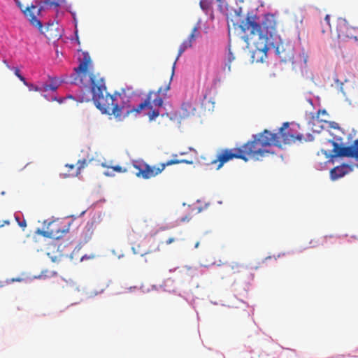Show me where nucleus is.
I'll use <instances>...</instances> for the list:
<instances>
[{
  "instance_id": "nucleus-1",
  "label": "nucleus",
  "mask_w": 358,
  "mask_h": 358,
  "mask_svg": "<svg viewBox=\"0 0 358 358\" xmlns=\"http://www.w3.org/2000/svg\"><path fill=\"white\" fill-rule=\"evenodd\" d=\"M92 60L87 52H83V57L80 59V64L75 68V83L84 84V79L87 76L90 78V92L92 99L98 109L103 113L113 115L115 117L121 121L130 114H139L145 108L152 109V106L161 107L163 105V99L160 94L166 95L170 89L171 78L164 87H159L157 92H150L146 99L136 107L131 106L130 99L125 94L115 93L110 95L106 92V87L103 78L99 73L95 74L91 71Z\"/></svg>"
},
{
  "instance_id": "nucleus-2",
  "label": "nucleus",
  "mask_w": 358,
  "mask_h": 358,
  "mask_svg": "<svg viewBox=\"0 0 358 358\" xmlns=\"http://www.w3.org/2000/svg\"><path fill=\"white\" fill-rule=\"evenodd\" d=\"M241 29L245 32L249 31L250 39L255 47L252 51V59L256 62H263L267 58V52L269 50V38L275 32L276 21L275 16L271 14L264 15L262 21L259 23L252 16H248L240 24Z\"/></svg>"
},
{
  "instance_id": "nucleus-3",
  "label": "nucleus",
  "mask_w": 358,
  "mask_h": 358,
  "mask_svg": "<svg viewBox=\"0 0 358 358\" xmlns=\"http://www.w3.org/2000/svg\"><path fill=\"white\" fill-rule=\"evenodd\" d=\"M288 127L289 123L285 122L278 133H271L270 131L264 129L262 132L253 135L252 141H248L241 147L243 154L246 157L248 156L259 159L269 153L268 148L271 145L280 147L282 143L290 144L295 143L296 141H301L303 140L302 135L295 136L283 131Z\"/></svg>"
},
{
  "instance_id": "nucleus-4",
  "label": "nucleus",
  "mask_w": 358,
  "mask_h": 358,
  "mask_svg": "<svg viewBox=\"0 0 358 358\" xmlns=\"http://www.w3.org/2000/svg\"><path fill=\"white\" fill-rule=\"evenodd\" d=\"M178 155H173V159L167 161L165 163H162L159 166H152L144 162L136 161L133 163V166L138 171L135 173L138 178H142L145 180H148L152 178L157 176L160 174L166 166L178 164H192V161L187 159H177Z\"/></svg>"
},
{
  "instance_id": "nucleus-5",
  "label": "nucleus",
  "mask_w": 358,
  "mask_h": 358,
  "mask_svg": "<svg viewBox=\"0 0 358 358\" xmlns=\"http://www.w3.org/2000/svg\"><path fill=\"white\" fill-rule=\"evenodd\" d=\"M63 0H41L38 2V7L35 5L27 6L25 9L22 8L21 3H18V6L21 10L29 21L31 25L41 29L43 27L42 22L37 18L40 15L41 11L48 7H58Z\"/></svg>"
},
{
  "instance_id": "nucleus-6",
  "label": "nucleus",
  "mask_w": 358,
  "mask_h": 358,
  "mask_svg": "<svg viewBox=\"0 0 358 358\" xmlns=\"http://www.w3.org/2000/svg\"><path fill=\"white\" fill-rule=\"evenodd\" d=\"M333 146L332 157H347L358 159V139L355 140L352 145L344 146L343 138L335 136L328 141Z\"/></svg>"
},
{
  "instance_id": "nucleus-7",
  "label": "nucleus",
  "mask_w": 358,
  "mask_h": 358,
  "mask_svg": "<svg viewBox=\"0 0 358 358\" xmlns=\"http://www.w3.org/2000/svg\"><path fill=\"white\" fill-rule=\"evenodd\" d=\"M233 159H241L245 162L248 161V157H245L243 154L241 148H235L233 149H225L220 151L217 155V159L212 162L213 164L219 162L217 169H220L223 164Z\"/></svg>"
},
{
  "instance_id": "nucleus-8",
  "label": "nucleus",
  "mask_w": 358,
  "mask_h": 358,
  "mask_svg": "<svg viewBox=\"0 0 358 358\" xmlns=\"http://www.w3.org/2000/svg\"><path fill=\"white\" fill-rule=\"evenodd\" d=\"M336 31L338 38L341 40L355 39L357 41V30L350 27L345 19L338 18L336 22Z\"/></svg>"
},
{
  "instance_id": "nucleus-9",
  "label": "nucleus",
  "mask_w": 358,
  "mask_h": 358,
  "mask_svg": "<svg viewBox=\"0 0 358 358\" xmlns=\"http://www.w3.org/2000/svg\"><path fill=\"white\" fill-rule=\"evenodd\" d=\"M275 52L282 62L292 61L294 58V46L289 43L280 41L275 47Z\"/></svg>"
},
{
  "instance_id": "nucleus-10",
  "label": "nucleus",
  "mask_w": 358,
  "mask_h": 358,
  "mask_svg": "<svg viewBox=\"0 0 358 358\" xmlns=\"http://www.w3.org/2000/svg\"><path fill=\"white\" fill-rule=\"evenodd\" d=\"M59 224L60 223L56 220L49 222L48 223L46 230L38 229L36 231V234L41 235L43 237L57 239L64 232L63 230H61Z\"/></svg>"
},
{
  "instance_id": "nucleus-11",
  "label": "nucleus",
  "mask_w": 358,
  "mask_h": 358,
  "mask_svg": "<svg viewBox=\"0 0 358 358\" xmlns=\"http://www.w3.org/2000/svg\"><path fill=\"white\" fill-rule=\"evenodd\" d=\"M352 171V167L348 164H342L332 169L330 171V176L331 180H335L340 178L343 177Z\"/></svg>"
},
{
  "instance_id": "nucleus-12",
  "label": "nucleus",
  "mask_w": 358,
  "mask_h": 358,
  "mask_svg": "<svg viewBox=\"0 0 358 358\" xmlns=\"http://www.w3.org/2000/svg\"><path fill=\"white\" fill-rule=\"evenodd\" d=\"M96 228V221L95 220H91L87 222L86 225L85 226L83 232H82V237L83 238V241L85 243H87L90 240H91L94 231Z\"/></svg>"
},
{
  "instance_id": "nucleus-13",
  "label": "nucleus",
  "mask_w": 358,
  "mask_h": 358,
  "mask_svg": "<svg viewBox=\"0 0 358 358\" xmlns=\"http://www.w3.org/2000/svg\"><path fill=\"white\" fill-rule=\"evenodd\" d=\"M194 111L195 108L192 106V104L188 102H185L183 103L181 106L180 110L179 111V116L181 119L187 118L194 115Z\"/></svg>"
},
{
  "instance_id": "nucleus-14",
  "label": "nucleus",
  "mask_w": 358,
  "mask_h": 358,
  "mask_svg": "<svg viewBox=\"0 0 358 358\" xmlns=\"http://www.w3.org/2000/svg\"><path fill=\"white\" fill-rule=\"evenodd\" d=\"M59 85V82L56 78H52L50 84H45L43 85V91L47 92L48 90L55 91Z\"/></svg>"
},
{
  "instance_id": "nucleus-15",
  "label": "nucleus",
  "mask_w": 358,
  "mask_h": 358,
  "mask_svg": "<svg viewBox=\"0 0 358 358\" xmlns=\"http://www.w3.org/2000/svg\"><path fill=\"white\" fill-rule=\"evenodd\" d=\"M232 274H238L246 269V266L238 262H233L230 265Z\"/></svg>"
},
{
  "instance_id": "nucleus-16",
  "label": "nucleus",
  "mask_w": 358,
  "mask_h": 358,
  "mask_svg": "<svg viewBox=\"0 0 358 358\" xmlns=\"http://www.w3.org/2000/svg\"><path fill=\"white\" fill-rule=\"evenodd\" d=\"M192 45L190 43L189 41L187 40H185L182 44L180 45L179 50H178V54L176 57V59H178V58L182 55V54L187 49L191 48Z\"/></svg>"
},
{
  "instance_id": "nucleus-17",
  "label": "nucleus",
  "mask_w": 358,
  "mask_h": 358,
  "mask_svg": "<svg viewBox=\"0 0 358 358\" xmlns=\"http://www.w3.org/2000/svg\"><path fill=\"white\" fill-rule=\"evenodd\" d=\"M199 31L197 27H194L191 31L190 35L189 36L187 41L190 42L192 45L195 40L199 36Z\"/></svg>"
},
{
  "instance_id": "nucleus-18",
  "label": "nucleus",
  "mask_w": 358,
  "mask_h": 358,
  "mask_svg": "<svg viewBox=\"0 0 358 358\" xmlns=\"http://www.w3.org/2000/svg\"><path fill=\"white\" fill-rule=\"evenodd\" d=\"M199 31L197 27H194L191 31L190 35L189 36L187 41L190 42L192 45L195 40L199 36Z\"/></svg>"
},
{
  "instance_id": "nucleus-19",
  "label": "nucleus",
  "mask_w": 358,
  "mask_h": 358,
  "mask_svg": "<svg viewBox=\"0 0 358 358\" xmlns=\"http://www.w3.org/2000/svg\"><path fill=\"white\" fill-rule=\"evenodd\" d=\"M88 161L85 159L83 160H79L77 163V171L75 174L76 176L80 174V170L86 167L88 164Z\"/></svg>"
},
{
  "instance_id": "nucleus-20",
  "label": "nucleus",
  "mask_w": 358,
  "mask_h": 358,
  "mask_svg": "<svg viewBox=\"0 0 358 358\" xmlns=\"http://www.w3.org/2000/svg\"><path fill=\"white\" fill-rule=\"evenodd\" d=\"M132 250H133V252L136 255H140L141 256H143L145 255V254L148 253V252L145 251V250H141V246L139 245H136V246H133L132 247Z\"/></svg>"
},
{
  "instance_id": "nucleus-21",
  "label": "nucleus",
  "mask_w": 358,
  "mask_h": 358,
  "mask_svg": "<svg viewBox=\"0 0 358 358\" xmlns=\"http://www.w3.org/2000/svg\"><path fill=\"white\" fill-rule=\"evenodd\" d=\"M15 75L24 83V85H28L26 79L22 76L18 68H13Z\"/></svg>"
},
{
  "instance_id": "nucleus-22",
  "label": "nucleus",
  "mask_w": 358,
  "mask_h": 358,
  "mask_svg": "<svg viewBox=\"0 0 358 358\" xmlns=\"http://www.w3.org/2000/svg\"><path fill=\"white\" fill-rule=\"evenodd\" d=\"M148 117L150 121H152L155 120L156 117H157L159 115V112L158 110H152V111L149 112Z\"/></svg>"
},
{
  "instance_id": "nucleus-23",
  "label": "nucleus",
  "mask_w": 358,
  "mask_h": 358,
  "mask_svg": "<svg viewBox=\"0 0 358 358\" xmlns=\"http://www.w3.org/2000/svg\"><path fill=\"white\" fill-rule=\"evenodd\" d=\"M199 3L203 10L207 12L209 10L210 3L206 0H201Z\"/></svg>"
},
{
  "instance_id": "nucleus-24",
  "label": "nucleus",
  "mask_w": 358,
  "mask_h": 358,
  "mask_svg": "<svg viewBox=\"0 0 358 358\" xmlns=\"http://www.w3.org/2000/svg\"><path fill=\"white\" fill-rule=\"evenodd\" d=\"M25 85L29 87V91L38 92V91H42L43 90V88L41 89V88L38 87V86L34 85L32 83H28V85Z\"/></svg>"
},
{
  "instance_id": "nucleus-25",
  "label": "nucleus",
  "mask_w": 358,
  "mask_h": 358,
  "mask_svg": "<svg viewBox=\"0 0 358 358\" xmlns=\"http://www.w3.org/2000/svg\"><path fill=\"white\" fill-rule=\"evenodd\" d=\"M113 171H117L118 173H125L127 171L126 169L122 168V166L117 165L110 167Z\"/></svg>"
},
{
  "instance_id": "nucleus-26",
  "label": "nucleus",
  "mask_w": 358,
  "mask_h": 358,
  "mask_svg": "<svg viewBox=\"0 0 358 358\" xmlns=\"http://www.w3.org/2000/svg\"><path fill=\"white\" fill-rule=\"evenodd\" d=\"M15 220L18 222V225L22 227L23 229L27 227V222L25 220H23L22 221H20L18 217H15Z\"/></svg>"
},
{
  "instance_id": "nucleus-27",
  "label": "nucleus",
  "mask_w": 358,
  "mask_h": 358,
  "mask_svg": "<svg viewBox=\"0 0 358 358\" xmlns=\"http://www.w3.org/2000/svg\"><path fill=\"white\" fill-rule=\"evenodd\" d=\"M10 223V220H0V228L1 227H3L6 225H9Z\"/></svg>"
},
{
  "instance_id": "nucleus-28",
  "label": "nucleus",
  "mask_w": 358,
  "mask_h": 358,
  "mask_svg": "<svg viewBox=\"0 0 358 358\" xmlns=\"http://www.w3.org/2000/svg\"><path fill=\"white\" fill-rule=\"evenodd\" d=\"M330 127L331 128H334V129H339V125L338 123L335 122H330Z\"/></svg>"
},
{
  "instance_id": "nucleus-29",
  "label": "nucleus",
  "mask_w": 358,
  "mask_h": 358,
  "mask_svg": "<svg viewBox=\"0 0 358 358\" xmlns=\"http://www.w3.org/2000/svg\"><path fill=\"white\" fill-rule=\"evenodd\" d=\"M226 69H227L228 71H231V63H229L228 61L225 63V65L224 67V70L225 71Z\"/></svg>"
},
{
  "instance_id": "nucleus-30",
  "label": "nucleus",
  "mask_w": 358,
  "mask_h": 358,
  "mask_svg": "<svg viewBox=\"0 0 358 358\" xmlns=\"http://www.w3.org/2000/svg\"><path fill=\"white\" fill-rule=\"evenodd\" d=\"M234 59V57L233 56L232 53L229 52V56H228V62L229 63H231V62Z\"/></svg>"
},
{
  "instance_id": "nucleus-31",
  "label": "nucleus",
  "mask_w": 358,
  "mask_h": 358,
  "mask_svg": "<svg viewBox=\"0 0 358 358\" xmlns=\"http://www.w3.org/2000/svg\"><path fill=\"white\" fill-rule=\"evenodd\" d=\"M324 21L327 22V25L331 27V25H330V17L329 15H327L324 17Z\"/></svg>"
},
{
  "instance_id": "nucleus-32",
  "label": "nucleus",
  "mask_w": 358,
  "mask_h": 358,
  "mask_svg": "<svg viewBox=\"0 0 358 358\" xmlns=\"http://www.w3.org/2000/svg\"><path fill=\"white\" fill-rule=\"evenodd\" d=\"M90 99L89 96H85L83 95V96H82L80 97V101H81V102H83V101H90Z\"/></svg>"
},
{
  "instance_id": "nucleus-33",
  "label": "nucleus",
  "mask_w": 358,
  "mask_h": 358,
  "mask_svg": "<svg viewBox=\"0 0 358 358\" xmlns=\"http://www.w3.org/2000/svg\"><path fill=\"white\" fill-rule=\"evenodd\" d=\"M174 241H175L174 238H169V239L166 240V243L167 245H169V244H171L172 243H173Z\"/></svg>"
},
{
  "instance_id": "nucleus-34",
  "label": "nucleus",
  "mask_w": 358,
  "mask_h": 358,
  "mask_svg": "<svg viewBox=\"0 0 358 358\" xmlns=\"http://www.w3.org/2000/svg\"><path fill=\"white\" fill-rule=\"evenodd\" d=\"M3 64L6 66V67H7V68L10 69V65L8 64V63L7 62V61H6V60H3Z\"/></svg>"
},
{
  "instance_id": "nucleus-35",
  "label": "nucleus",
  "mask_w": 358,
  "mask_h": 358,
  "mask_svg": "<svg viewBox=\"0 0 358 358\" xmlns=\"http://www.w3.org/2000/svg\"><path fill=\"white\" fill-rule=\"evenodd\" d=\"M74 99V98L73 97V96L71 95H69V96H67L66 97L64 98V100L66 99Z\"/></svg>"
},
{
  "instance_id": "nucleus-36",
  "label": "nucleus",
  "mask_w": 358,
  "mask_h": 358,
  "mask_svg": "<svg viewBox=\"0 0 358 358\" xmlns=\"http://www.w3.org/2000/svg\"><path fill=\"white\" fill-rule=\"evenodd\" d=\"M66 166H67V167H69L70 169H74L75 165H73V164L68 165V164H67V165H66Z\"/></svg>"
},
{
  "instance_id": "nucleus-37",
  "label": "nucleus",
  "mask_w": 358,
  "mask_h": 358,
  "mask_svg": "<svg viewBox=\"0 0 358 358\" xmlns=\"http://www.w3.org/2000/svg\"><path fill=\"white\" fill-rule=\"evenodd\" d=\"M199 242H196V243H195L194 248H197L199 247Z\"/></svg>"
},
{
  "instance_id": "nucleus-38",
  "label": "nucleus",
  "mask_w": 358,
  "mask_h": 358,
  "mask_svg": "<svg viewBox=\"0 0 358 358\" xmlns=\"http://www.w3.org/2000/svg\"><path fill=\"white\" fill-rule=\"evenodd\" d=\"M105 175L107 176H111V174H110L109 173H105Z\"/></svg>"
},
{
  "instance_id": "nucleus-39",
  "label": "nucleus",
  "mask_w": 358,
  "mask_h": 358,
  "mask_svg": "<svg viewBox=\"0 0 358 358\" xmlns=\"http://www.w3.org/2000/svg\"><path fill=\"white\" fill-rule=\"evenodd\" d=\"M55 36H56V37H58V38H60V37H61V35H60V34H58V35H56Z\"/></svg>"
},
{
  "instance_id": "nucleus-40",
  "label": "nucleus",
  "mask_w": 358,
  "mask_h": 358,
  "mask_svg": "<svg viewBox=\"0 0 358 358\" xmlns=\"http://www.w3.org/2000/svg\"><path fill=\"white\" fill-rule=\"evenodd\" d=\"M177 60H178V59H176V61H177ZM175 64H176V62H174V65H173V66H175Z\"/></svg>"
},
{
  "instance_id": "nucleus-41",
  "label": "nucleus",
  "mask_w": 358,
  "mask_h": 358,
  "mask_svg": "<svg viewBox=\"0 0 358 358\" xmlns=\"http://www.w3.org/2000/svg\"><path fill=\"white\" fill-rule=\"evenodd\" d=\"M357 167H358V165H357Z\"/></svg>"
}]
</instances>
